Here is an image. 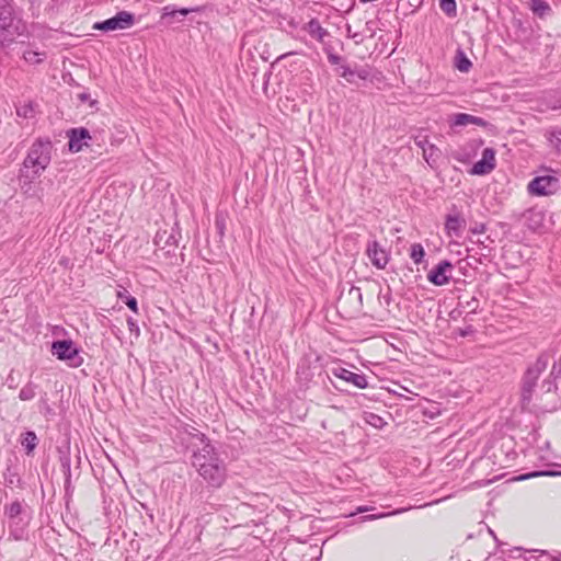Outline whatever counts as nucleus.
Listing matches in <instances>:
<instances>
[{"mask_svg":"<svg viewBox=\"0 0 561 561\" xmlns=\"http://www.w3.org/2000/svg\"><path fill=\"white\" fill-rule=\"evenodd\" d=\"M549 364V356L547 354H540L536 362L530 365L524 374L522 381V399L523 401L529 402L533 397V392L537 386V381L540 375L546 370Z\"/></svg>","mask_w":561,"mask_h":561,"instance_id":"4","label":"nucleus"},{"mask_svg":"<svg viewBox=\"0 0 561 561\" xmlns=\"http://www.w3.org/2000/svg\"><path fill=\"white\" fill-rule=\"evenodd\" d=\"M355 77L367 80L370 77V70L368 68H359L355 70Z\"/></svg>","mask_w":561,"mask_h":561,"instance_id":"34","label":"nucleus"},{"mask_svg":"<svg viewBox=\"0 0 561 561\" xmlns=\"http://www.w3.org/2000/svg\"><path fill=\"white\" fill-rule=\"evenodd\" d=\"M42 56H44V54L34 51V50H26L23 54V58L25 59V61H27L30 64H39V62H42L43 59H44Z\"/></svg>","mask_w":561,"mask_h":561,"instance_id":"31","label":"nucleus"},{"mask_svg":"<svg viewBox=\"0 0 561 561\" xmlns=\"http://www.w3.org/2000/svg\"><path fill=\"white\" fill-rule=\"evenodd\" d=\"M543 102L552 111L561 110V93L549 94Z\"/></svg>","mask_w":561,"mask_h":561,"instance_id":"27","label":"nucleus"},{"mask_svg":"<svg viewBox=\"0 0 561 561\" xmlns=\"http://www.w3.org/2000/svg\"><path fill=\"white\" fill-rule=\"evenodd\" d=\"M425 255L424 248L421 243H414L411 245L410 256L415 264H420Z\"/></svg>","mask_w":561,"mask_h":561,"instance_id":"28","label":"nucleus"},{"mask_svg":"<svg viewBox=\"0 0 561 561\" xmlns=\"http://www.w3.org/2000/svg\"><path fill=\"white\" fill-rule=\"evenodd\" d=\"M328 59H329V61H330L332 65H336V64H339V62H340L341 57H340V56H336V55L331 54V55H329Z\"/></svg>","mask_w":561,"mask_h":561,"instance_id":"44","label":"nucleus"},{"mask_svg":"<svg viewBox=\"0 0 561 561\" xmlns=\"http://www.w3.org/2000/svg\"><path fill=\"white\" fill-rule=\"evenodd\" d=\"M468 306L472 308V310L474 311L478 307V301L476 299H472L471 302H468Z\"/></svg>","mask_w":561,"mask_h":561,"instance_id":"46","label":"nucleus"},{"mask_svg":"<svg viewBox=\"0 0 561 561\" xmlns=\"http://www.w3.org/2000/svg\"><path fill=\"white\" fill-rule=\"evenodd\" d=\"M439 8L447 16L454 18L457 14L456 0H439Z\"/></svg>","mask_w":561,"mask_h":561,"instance_id":"25","label":"nucleus"},{"mask_svg":"<svg viewBox=\"0 0 561 561\" xmlns=\"http://www.w3.org/2000/svg\"><path fill=\"white\" fill-rule=\"evenodd\" d=\"M127 325H128V330L130 331V333H135L136 336H138L140 334L139 327L135 319L129 317L127 319Z\"/></svg>","mask_w":561,"mask_h":561,"instance_id":"33","label":"nucleus"},{"mask_svg":"<svg viewBox=\"0 0 561 561\" xmlns=\"http://www.w3.org/2000/svg\"><path fill=\"white\" fill-rule=\"evenodd\" d=\"M287 55H291V53L286 54V55H282V57H280V58H285Z\"/></svg>","mask_w":561,"mask_h":561,"instance_id":"49","label":"nucleus"},{"mask_svg":"<svg viewBox=\"0 0 561 561\" xmlns=\"http://www.w3.org/2000/svg\"><path fill=\"white\" fill-rule=\"evenodd\" d=\"M365 421L374 426L375 428H382L386 422L383 419L375 413L366 412L364 416Z\"/></svg>","mask_w":561,"mask_h":561,"instance_id":"29","label":"nucleus"},{"mask_svg":"<svg viewBox=\"0 0 561 561\" xmlns=\"http://www.w3.org/2000/svg\"><path fill=\"white\" fill-rule=\"evenodd\" d=\"M191 463L210 488H220L227 478V466L217 448L211 444L203 445L191 453Z\"/></svg>","mask_w":561,"mask_h":561,"instance_id":"1","label":"nucleus"},{"mask_svg":"<svg viewBox=\"0 0 561 561\" xmlns=\"http://www.w3.org/2000/svg\"><path fill=\"white\" fill-rule=\"evenodd\" d=\"M36 393V386L32 382H27L19 393V398L22 401H28L32 400L35 397Z\"/></svg>","mask_w":561,"mask_h":561,"instance_id":"26","label":"nucleus"},{"mask_svg":"<svg viewBox=\"0 0 561 561\" xmlns=\"http://www.w3.org/2000/svg\"><path fill=\"white\" fill-rule=\"evenodd\" d=\"M192 11H193L192 9H185V8L176 10L172 5H167L163 9V18L175 16L176 14L186 16Z\"/></svg>","mask_w":561,"mask_h":561,"instance_id":"30","label":"nucleus"},{"mask_svg":"<svg viewBox=\"0 0 561 561\" xmlns=\"http://www.w3.org/2000/svg\"><path fill=\"white\" fill-rule=\"evenodd\" d=\"M96 103L95 100L91 101L90 105L93 106Z\"/></svg>","mask_w":561,"mask_h":561,"instance_id":"48","label":"nucleus"},{"mask_svg":"<svg viewBox=\"0 0 561 561\" xmlns=\"http://www.w3.org/2000/svg\"><path fill=\"white\" fill-rule=\"evenodd\" d=\"M547 139L550 142L551 147L558 153H561V129L550 130L547 135Z\"/></svg>","mask_w":561,"mask_h":561,"instance_id":"24","label":"nucleus"},{"mask_svg":"<svg viewBox=\"0 0 561 561\" xmlns=\"http://www.w3.org/2000/svg\"><path fill=\"white\" fill-rule=\"evenodd\" d=\"M341 73L340 76L345 79L348 83L355 82V70L351 69L350 66L343 65L341 66Z\"/></svg>","mask_w":561,"mask_h":561,"instance_id":"32","label":"nucleus"},{"mask_svg":"<svg viewBox=\"0 0 561 561\" xmlns=\"http://www.w3.org/2000/svg\"><path fill=\"white\" fill-rule=\"evenodd\" d=\"M4 515L8 518L11 535H13L15 539H22L31 520L27 506L16 500L4 505Z\"/></svg>","mask_w":561,"mask_h":561,"instance_id":"3","label":"nucleus"},{"mask_svg":"<svg viewBox=\"0 0 561 561\" xmlns=\"http://www.w3.org/2000/svg\"><path fill=\"white\" fill-rule=\"evenodd\" d=\"M394 514H397L396 511L388 512V513H379V514H374V515L365 516L364 519L365 520H374V519L391 516V515H394Z\"/></svg>","mask_w":561,"mask_h":561,"instance_id":"37","label":"nucleus"},{"mask_svg":"<svg viewBox=\"0 0 561 561\" xmlns=\"http://www.w3.org/2000/svg\"><path fill=\"white\" fill-rule=\"evenodd\" d=\"M470 231L473 233V234H480V233H483L485 231V225L484 224H480V225H477L474 226L473 228L470 229Z\"/></svg>","mask_w":561,"mask_h":561,"instance_id":"41","label":"nucleus"},{"mask_svg":"<svg viewBox=\"0 0 561 561\" xmlns=\"http://www.w3.org/2000/svg\"><path fill=\"white\" fill-rule=\"evenodd\" d=\"M440 157V150L435 145L423 148V158L431 168H434Z\"/></svg>","mask_w":561,"mask_h":561,"instance_id":"22","label":"nucleus"},{"mask_svg":"<svg viewBox=\"0 0 561 561\" xmlns=\"http://www.w3.org/2000/svg\"><path fill=\"white\" fill-rule=\"evenodd\" d=\"M357 511H358L359 513H363V512L368 511V508H367L366 506H360V507H358V510H357Z\"/></svg>","mask_w":561,"mask_h":561,"instance_id":"47","label":"nucleus"},{"mask_svg":"<svg viewBox=\"0 0 561 561\" xmlns=\"http://www.w3.org/2000/svg\"><path fill=\"white\" fill-rule=\"evenodd\" d=\"M331 374L334 377L345 382L352 383L354 387L359 389H365L368 386L366 376L364 374L353 373L344 367H334L332 368Z\"/></svg>","mask_w":561,"mask_h":561,"instance_id":"14","label":"nucleus"},{"mask_svg":"<svg viewBox=\"0 0 561 561\" xmlns=\"http://www.w3.org/2000/svg\"><path fill=\"white\" fill-rule=\"evenodd\" d=\"M539 476L556 477V476H561V471H536V472L528 474L527 477H539Z\"/></svg>","mask_w":561,"mask_h":561,"instance_id":"38","label":"nucleus"},{"mask_svg":"<svg viewBox=\"0 0 561 561\" xmlns=\"http://www.w3.org/2000/svg\"><path fill=\"white\" fill-rule=\"evenodd\" d=\"M21 445L23 446L26 455L33 454L38 444V438L33 431H26L21 435Z\"/></svg>","mask_w":561,"mask_h":561,"instance_id":"20","label":"nucleus"},{"mask_svg":"<svg viewBox=\"0 0 561 561\" xmlns=\"http://www.w3.org/2000/svg\"><path fill=\"white\" fill-rule=\"evenodd\" d=\"M339 308L350 317L362 311L363 296L359 287L351 286L346 293H342L337 300Z\"/></svg>","mask_w":561,"mask_h":561,"instance_id":"7","label":"nucleus"},{"mask_svg":"<svg viewBox=\"0 0 561 561\" xmlns=\"http://www.w3.org/2000/svg\"><path fill=\"white\" fill-rule=\"evenodd\" d=\"M24 25L13 15L12 8L2 2L0 4V32L7 33L5 39L13 41L15 35L22 34Z\"/></svg>","mask_w":561,"mask_h":561,"instance_id":"6","label":"nucleus"},{"mask_svg":"<svg viewBox=\"0 0 561 561\" xmlns=\"http://www.w3.org/2000/svg\"><path fill=\"white\" fill-rule=\"evenodd\" d=\"M78 99L81 101V102H87L90 100V94L89 93H85V92H82L80 94H78Z\"/></svg>","mask_w":561,"mask_h":561,"instance_id":"45","label":"nucleus"},{"mask_svg":"<svg viewBox=\"0 0 561 561\" xmlns=\"http://www.w3.org/2000/svg\"><path fill=\"white\" fill-rule=\"evenodd\" d=\"M366 254L371 264L378 268L383 270L389 262V253L376 240L369 241L366 247Z\"/></svg>","mask_w":561,"mask_h":561,"instance_id":"11","label":"nucleus"},{"mask_svg":"<svg viewBox=\"0 0 561 561\" xmlns=\"http://www.w3.org/2000/svg\"><path fill=\"white\" fill-rule=\"evenodd\" d=\"M183 434L185 435L183 439L191 453L210 443V439L204 433L187 424L183 427Z\"/></svg>","mask_w":561,"mask_h":561,"instance_id":"13","label":"nucleus"},{"mask_svg":"<svg viewBox=\"0 0 561 561\" xmlns=\"http://www.w3.org/2000/svg\"><path fill=\"white\" fill-rule=\"evenodd\" d=\"M309 368L305 366H300L297 370V374L299 375L300 379L310 380L312 375L309 374Z\"/></svg>","mask_w":561,"mask_h":561,"instance_id":"35","label":"nucleus"},{"mask_svg":"<svg viewBox=\"0 0 561 561\" xmlns=\"http://www.w3.org/2000/svg\"><path fill=\"white\" fill-rule=\"evenodd\" d=\"M466 228V219L458 213L445 217V231L448 237L460 238Z\"/></svg>","mask_w":561,"mask_h":561,"instance_id":"16","label":"nucleus"},{"mask_svg":"<svg viewBox=\"0 0 561 561\" xmlns=\"http://www.w3.org/2000/svg\"><path fill=\"white\" fill-rule=\"evenodd\" d=\"M305 30L312 38L319 42H323L324 37L329 35V32L321 26L318 19H311L305 26Z\"/></svg>","mask_w":561,"mask_h":561,"instance_id":"18","label":"nucleus"},{"mask_svg":"<svg viewBox=\"0 0 561 561\" xmlns=\"http://www.w3.org/2000/svg\"><path fill=\"white\" fill-rule=\"evenodd\" d=\"M69 138L68 147L71 152H79L84 146H88L87 140L91 139L90 133L84 127L71 128L67 131Z\"/></svg>","mask_w":561,"mask_h":561,"instance_id":"15","label":"nucleus"},{"mask_svg":"<svg viewBox=\"0 0 561 561\" xmlns=\"http://www.w3.org/2000/svg\"><path fill=\"white\" fill-rule=\"evenodd\" d=\"M53 145L50 140H36L23 161L25 169H32V178L38 176L50 163Z\"/></svg>","mask_w":561,"mask_h":561,"instance_id":"2","label":"nucleus"},{"mask_svg":"<svg viewBox=\"0 0 561 561\" xmlns=\"http://www.w3.org/2000/svg\"><path fill=\"white\" fill-rule=\"evenodd\" d=\"M51 353L60 360H66L70 367L77 368L82 365L83 358L79 348L71 340H58L51 343Z\"/></svg>","mask_w":561,"mask_h":561,"instance_id":"5","label":"nucleus"},{"mask_svg":"<svg viewBox=\"0 0 561 561\" xmlns=\"http://www.w3.org/2000/svg\"><path fill=\"white\" fill-rule=\"evenodd\" d=\"M2 2H4V0H0V4H1Z\"/></svg>","mask_w":561,"mask_h":561,"instance_id":"50","label":"nucleus"},{"mask_svg":"<svg viewBox=\"0 0 561 561\" xmlns=\"http://www.w3.org/2000/svg\"><path fill=\"white\" fill-rule=\"evenodd\" d=\"M495 151L493 148H484L482 151V158L477 161L470 171L474 175H485L491 173L495 169Z\"/></svg>","mask_w":561,"mask_h":561,"instance_id":"12","label":"nucleus"},{"mask_svg":"<svg viewBox=\"0 0 561 561\" xmlns=\"http://www.w3.org/2000/svg\"><path fill=\"white\" fill-rule=\"evenodd\" d=\"M375 25H376L375 21H367L366 22V30L368 32H370V37H373L375 35Z\"/></svg>","mask_w":561,"mask_h":561,"instance_id":"42","label":"nucleus"},{"mask_svg":"<svg viewBox=\"0 0 561 561\" xmlns=\"http://www.w3.org/2000/svg\"><path fill=\"white\" fill-rule=\"evenodd\" d=\"M561 375V357L559 358L558 363H554L550 373V376H558Z\"/></svg>","mask_w":561,"mask_h":561,"instance_id":"40","label":"nucleus"},{"mask_svg":"<svg viewBox=\"0 0 561 561\" xmlns=\"http://www.w3.org/2000/svg\"><path fill=\"white\" fill-rule=\"evenodd\" d=\"M470 124L485 127L488 125V122L481 117L473 116L467 113H457L453 116L450 121V126L453 127L467 126Z\"/></svg>","mask_w":561,"mask_h":561,"instance_id":"17","label":"nucleus"},{"mask_svg":"<svg viewBox=\"0 0 561 561\" xmlns=\"http://www.w3.org/2000/svg\"><path fill=\"white\" fill-rule=\"evenodd\" d=\"M33 112L31 105H23L16 110L19 116L28 117V115Z\"/></svg>","mask_w":561,"mask_h":561,"instance_id":"36","label":"nucleus"},{"mask_svg":"<svg viewBox=\"0 0 561 561\" xmlns=\"http://www.w3.org/2000/svg\"><path fill=\"white\" fill-rule=\"evenodd\" d=\"M135 23V15L128 11H119L116 15L96 22L93 25L94 30L108 32L115 30H124L130 27Z\"/></svg>","mask_w":561,"mask_h":561,"instance_id":"9","label":"nucleus"},{"mask_svg":"<svg viewBox=\"0 0 561 561\" xmlns=\"http://www.w3.org/2000/svg\"><path fill=\"white\" fill-rule=\"evenodd\" d=\"M61 465H62L64 470L67 472L68 479H69L70 478V460L68 458H66L65 460H62Z\"/></svg>","mask_w":561,"mask_h":561,"instance_id":"43","label":"nucleus"},{"mask_svg":"<svg viewBox=\"0 0 561 561\" xmlns=\"http://www.w3.org/2000/svg\"><path fill=\"white\" fill-rule=\"evenodd\" d=\"M560 188L559 179L552 175L536 176L527 186L528 193L534 196H548Z\"/></svg>","mask_w":561,"mask_h":561,"instance_id":"8","label":"nucleus"},{"mask_svg":"<svg viewBox=\"0 0 561 561\" xmlns=\"http://www.w3.org/2000/svg\"><path fill=\"white\" fill-rule=\"evenodd\" d=\"M414 142L422 150H423V148H427V146L431 145L426 137H421V136L415 137Z\"/></svg>","mask_w":561,"mask_h":561,"instance_id":"39","label":"nucleus"},{"mask_svg":"<svg viewBox=\"0 0 561 561\" xmlns=\"http://www.w3.org/2000/svg\"><path fill=\"white\" fill-rule=\"evenodd\" d=\"M453 268L454 266L449 261L443 260L428 272L427 279L436 286L446 285L451 278Z\"/></svg>","mask_w":561,"mask_h":561,"instance_id":"10","label":"nucleus"},{"mask_svg":"<svg viewBox=\"0 0 561 561\" xmlns=\"http://www.w3.org/2000/svg\"><path fill=\"white\" fill-rule=\"evenodd\" d=\"M117 298L123 300L131 311L138 313L137 299L134 296L129 295L126 288L121 286V289L117 291Z\"/></svg>","mask_w":561,"mask_h":561,"instance_id":"23","label":"nucleus"},{"mask_svg":"<svg viewBox=\"0 0 561 561\" xmlns=\"http://www.w3.org/2000/svg\"><path fill=\"white\" fill-rule=\"evenodd\" d=\"M454 65L460 72H468L472 67V62L461 49L456 51Z\"/></svg>","mask_w":561,"mask_h":561,"instance_id":"21","label":"nucleus"},{"mask_svg":"<svg viewBox=\"0 0 561 561\" xmlns=\"http://www.w3.org/2000/svg\"><path fill=\"white\" fill-rule=\"evenodd\" d=\"M529 8L540 19L550 15L552 12L550 4L546 0H529Z\"/></svg>","mask_w":561,"mask_h":561,"instance_id":"19","label":"nucleus"}]
</instances>
